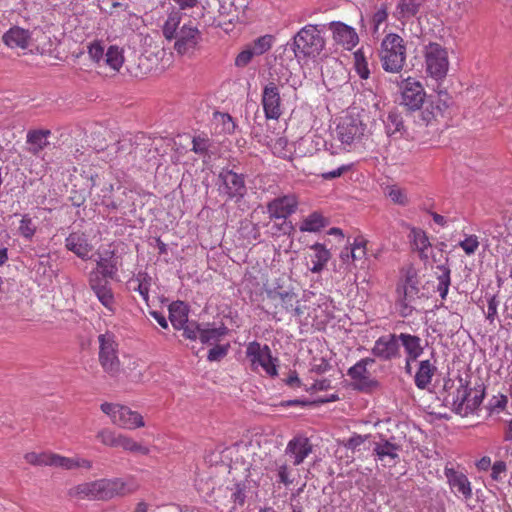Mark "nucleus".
Listing matches in <instances>:
<instances>
[{
    "label": "nucleus",
    "mask_w": 512,
    "mask_h": 512,
    "mask_svg": "<svg viewBox=\"0 0 512 512\" xmlns=\"http://www.w3.org/2000/svg\"><path fill=\"white\" fill-rule=\"evenodd\" d=\"M137 489L138 484L133 478H101L70 488L68 495L79 500L108 501Z\"/></svg>",
    "instance_id": "1"
},
{
    "label": "nucleus",
    "mask_w": 512,
    "mask_h": 512,
    "mask_svg": "<svg viewBox=\"0 0 512 512\" xmlns=\"http://www.w3.org/2000/svg\"><path fill=\"white\" fill-rule=\"evenodd\" d=\"M256 446L249 444L240 447L242 453H245L247 457H251V461L248 462L246 471L248 472L247 477L254 478L262 474L263 469L270 470L275 473V477L278 483L288 487L293 484L299 477L298 470L294 468L290 460L282 455L277 458L270 466L269 463L264 462V458L261 453L256 452Z\"/></svg>",
    "instance_id": "2"
},
{
    "label": "nucleus",
    "mask_w": 512,
    "mask_h": 512,
    "mask_svg": "<svg viewBox=\"0 0 512 512\" xmlns=\"http://www.w3.org/2000/svg\"><path fill=\"white\" fill-rule=\"evenodd\" d=\"M444 389L447 392L446 403L460 416L473 413L482 402V396L477 394L471 396V389L461 377L456 381L450 379L446 381Z\"/></svg>",
    "instance_id": "3"
},
{
    "label": "nucleus",
    "mask_w": 512,
    "mask_h": 512,
    "mask_svg": "<svg viewBox=\"0 0 512 512\" xmlns=\"http://www.w3.org/2000/svg\"><path fill=\"white\" fill-rule=\"evenodd\" d=\"M378 56L384 71L400 73L407 58L404 39L396 33H388L381 41Z\"/></svg>",
    "instance_id": "4"
},
{
    "label": "nucleus",
    "mask_w": 512,
    "mask_h": 512,
    "mask_svg": "<svg viewBox=\"0 0 512 512\" xmlns=\"http://www.w3.org/2000/svg\"><path fill=\"white\" fill-rule=\"evenodd\" d=\"M325 47V40L316 25L304 26L293 38L295 56L315 58Z\"/></svg>",
    "instance_id": "5"
},
{
    "label": "nucleus",
    "mask_w": 512,
    "mask_h": 512,
    "mask_svg": "<svg viewBox=\"0 0 512 512\" xmlns=\"http://www.w3.org/2000/svg\"><path fill=\"white\" fill-rule=\"evenodd\" d=\"M88 54L98 68H108L113 72H119L125 61L123 48L118 45H106L101 41L90 43Z\"/></svg>",
    "instance_id": "6"
},
{
    "label": "nucleus",
    "mask_w": 512,
    "mask_h": 512,
    "mask_svg": "<svg viewBox=\"0 0 512 512\" xmlns=\"http://www.w3.org/2000/svg\"><path fill=\"white\" fill-rule=\"evenodd\" d=\"M245 354L254 372L262 370L270 377L278 375V359L272 357L269 346L252 341L247 344Z\"/></svg>",
    "instance_id": "7"
},
{
    "label": "nucleus",
    "mask_w": 512,
    "mask_h": 512,
    "mask_svg": "<svg viewBox=\"0 0 512 512\" xmlns=\"http://www.w3.org/2000/svg\"><path fill=\"white\" fill-rule=\"evenodd\" d=\"M423 55L426 73L435 80L443 79L449 69L446 48L438 43H429L424 47Z\"/></svg>",
    "instance_id": "8"
},
{
    "label": "nucleus",
    "mask_w": 512,
    "mask_h": 512,
    "mask_svg": "<svg viewBox=\"0 0 512 512\" xmlns=\"http://www.w3.org/2000/svg\"><path fill=\"white\" fill-rule=\"evenodd\" d=\"M101 411L108 415L111 422L120 428L134 430L145 425L143 417L129 407L116 403H103Z\"/></svg>",
    "instance_id": "9"
},
{
    "label": "nucleus",
    "mask_w": 512,
    "mask_h": 512,
    "mask_svg": "<svg viewBox=\"0 0 512 512\" xmlns=\"http://www.w3.org/2000/svg\"><path fill=\"white\" fill-rule=\"evenodd\" d=\"M99 362L103 370L111 377H116L121 371L118 357V345L112 333H104L98 336Z\"/></svg>",
    "instance_id": "10"
},
{
    "label": "nucleus",
    "mask_w": 512,
    "mask_h": 512,
    "mask_svg": "<svg viewBox=\"0 0 512 512\" xmlns=\"http://www.w3.org/2000/svg\"><path fill=\"white\" fill-rule=\"evenodd\" d=\"M419 281L413 270H408L404 279L398 284L397 303L404 316L412 312L414 302L419 298Z\"/></svg>",
    "instance_id": "11"
},
{
    "label": "nucleus",
    "mask_w": 512,
    "mask_h": 512,
    "mask_svg": "<svg viewBox=\"0 0 512 512\" xmlns=\"http://www.w3.org/2000/svg\"><path fill=\"white\" fill-rule=\"evenodd\" d=\"M220 194L226 196L229 200L240 201L246 194L247 189L242 174L235 173L229 169H223L219 173Z\"/></svg>",
    "instance_id": "12"
},
{
    "label": "nucleus",
    "mask_w": 512,
    "mask_h": 512,
    "mask_svg": "<svg viewBox=\"0 0 512 512\" xmlns=\"http://www.w3.org/2000/svg\"><path fill=\"white\" fill-rule=\"evenodd\" d=\"M401 103L410 110H418L423 105L426 93L422 84L408 77L401 81Z\"/></svg>",
    "instance_id": "13"
},
{
    "label": "nucleus",
    "mask_w": 512,
    "mask_h": 512,
    "mask_svg": "<svg viewBox=\"0 0 512 512\" xmlns=\"http://www.w3.org/2000/svg\"><path fill=\"white\" fill-rule=\"evenodd\" d=\"M89 286L96 295L99 302L110 312L115 313L116 302L114 294L107 279L99 276V271H91L89 273Z\"/></svg>",
    "instance_id": "14"
},
{
    "label": "nucleus",
    "mask_w": 512,
    "mask_h": 512,
    "mask_svg": "<svg viewBox=\"0 0 512 512\" xmlns=\"http://www.w3.org/2000/svg\"><path fill=\"white\" fill-rule=\"evenodd\" d=\"M312 452L313 445L310 440L306 436L297 435L287 443L283 455L293 466H299Z\"/></svg>",
    "instance_id": "15"
},
{
    "label": "nucleus",
    "mask_w": 512,
    "mask_h": 512,
    "mask_svg": "<svg viewBox=\"0 0 512 512\" xmlns=\"http://www.w3.org/2000/svg\"><path fill=\"white\" fill-rule=\"evenodd\" d=\"M365 125L358 117L346 116L337 126V136L342 144L350 145L364 135Z\"/></svg>",
    "instance_id": "16"
},
{
    "label": "nucleus",
    "mask_w": 512,
    "mask_h": 512,
    "mask_svg": "<svg viewBox=\"0 0 512 512\" xmlns=\"http://www.w3.org/2000/svg\"><path fill=\"white\" fill-rule=\"evenodd\" d=\"M261 102L267 119L277 120L281 116L280 91L274 82H269L264 86Z\"/></svg>",
    "instance_id": "17"
},
{
    "label": "nucleus",
    "mask_w": 512,
    "mask_h": 512,
    "mask_svg": "<svg viewBox=\"0 0 512 512\" xmlns=\"http://www.w3.org/2000/svg\"><path fill=\"white\" fill-rule=\"evenodd\" d=\"M200 38V31L190 21L179 29L175 37L174 49L181 55L187 54L196 48Z\"/></svg>",
    "instance_id": "18"
},
{
    "label": "nucleus",
    "mask_w": 512,
    "mask_h": 512,
    "mask_svg": "<svg viewBox=\"0 0 512 512\" xmlns=\"http://www.w3.org/2000/svg\"><path fill=\"white\" fill-rule=\"evenodd\" d=\"M299 201L295 194L277 197L269 202L267 210L271 219H286L296 212Z\"/></svg>",
    "instance_id": "19"
},
{
    "label": "nucleus",
    "mask_w": 512,
    "mask_h": 512,
    "mask_svg": "<svg viewBox=\"0 0 512 512\" xmlns=\"http://www.w3.org/2000/svg\"><path fill=\"white\" fill-rule=\"evenodd\" d=\"M374 363L371 358L359 360L349 368L347 374L354 381L355 387L361 391H369L377 386V382L370 378L367 366Z\"/></svg>",
    "instance_id": "20"
},
{
    "label": "nucleus",
    "mask_w": 512,
    "mask_h": 512,
    "mask_svg": "<svg viewBox=\"0 0 512 512\" xmlns=\"http://www.w3.org/2000/svg\"><path fill=\"white\" fill-rule=\"evenodd\" d=\"M372 353L382 360H391L400 357L398 335L388 334L378 338L374 343Z\"/></svg>",
    "instance_id": "21"
},
{
    "label": "nucleus",
    "mask_w": 512,
    "mask_h": 512,
    "mask_svg": "<svg viewBox=\"0 0 512 512\" xmlns=\"http://www.w3.org/2000/svg\"><path fill=\"white\" fill-rule=\"evenodd\" d=\"M267 297L273 302L275 308L281 307L286 312L294 311L297 315L301 313L300 309L295 306L298 299L293 290L283 289L282 287L268 289Z\"/></svg>",
    "instance_id": "22"
},
{
    "label": "nucleus",
    "mask_w": 512,
    "mask_h": 512,
    "mask_svg": "<svg viewBox=\"0 0 512 512\" xmlns=\"http://www.w3.org/2000/svg\"><path fill=\"white\" fill-rule=\"evenodd\" d=\"M444 474L451 490L455 494H460L465 500L472 497L471 483L464 473L445 467Z\"/></svg>",
    "instance_id": "23"
},
{
    "label": "nucleus",
    "mask_w": 512,
    "mask_h": 512,
    "mask_svg": "<svg viewBox=\"0 0 512 512\" xmlns=\"http://www.w3.org/2000/svg\"><path fill=\"white\" fill-rule=\"evenodd\" d=\"M67 250L73 252L83 260L89 259L93 245L89 243L87 236L82 232H73L65 240Z\"/></svg>",
    "instance_id": "24"
},
{
    "label": "nucleus",
    "mask_w": 512,
    "mask_h": 512,
    "mask_svg": "<svg viewBox=\"0 0 512 512\" xmlns=\"http://www.w3.org/2000/svg\"><path fill=\"white\" fill-rule=\"evenodd\" d=\"M331 30L334 41L347 50H351L359 41L355 30L346 24L340 22L331 23Z\"/></svg>",
    "instance_id": "25"
},
{
    "label": "nucleus",
    "mask_w": 512,
    "mask_h": 512,
    "mask_svg": "<svg viewBox=\"0 0 512 512\" xmlns=\"http://www.w3.org/2000/svg\"><path fill=\"white\" fill-rule=\"evenodd\" d=\"M3 42L10 48H28L31 40V33L19 26L11 27L4 33Z\"/></svg>",
    "instance_id": "26"
},
{
    "label": "nucleus",
    "mask_w": 512,
    "mask_h": 512,
    "mask_svg": "<svg viewBox=\"0 0 512 512\" xmlns=\"http://www.w3.org/2000/svg\"><path fill=\"white\" fill-rule=\"evenodd\" d=\"M398 338L399 347H403L406 358L417 360L423 354L424 347L422 346V340L419 336L409 333H400L398 334Z\"/></svg>",
    "instance_id": "27"
},
{
    "label": "nucleus",
    "mask_w": 512,
    "mask_h": 512,
    "mask_svg": "<svg viewBox=\"0 0 512 512\" xmlns=\"http://www.w3.org/2000/svg\"><path fill=\"white\" fill-rule=\"evenodd\" d=\"M52 467L62 468L65 470L83 469L90 470L93 467V462L87 458L76 455L74 457H65L60 454L54 453Z\"/></svg>",
    "instance_id": "28"
},
{
    "label": "nucleus",
    "mask_w": 512,
    "mask_h": 512,
    "mask_svg": "<svg viewBox=\"0 0 512 512\" xmlns=\"http://www.w3.org/2000/svg\"><path fill=\"white\" fill-rule=\"evenodd\" d=\"M436 371L437 367L435 362H432L430 359L420 361L414 376L416 387L422 390L427 389L431 384Z\"/></svg>",
    "instance_id": "29"
},
{
    "label": "nucleus",
    "mask_w": 512,
    "mask_h": 512,
    "mask_svg": "<svg viewBox=\"0 0 512 512\" xmlns=\"http://www.w3.org/2000/svg\"><path fill=\"white\" fill-rule=\"evenodd\" d=\"M367 240L359 236L351 243V248L346 247L340 253V259L344 264L349 265L355 260L362 259L367 254Z\"/></svg>",
    "instance_id": "30"
},
{
    "label": "nucleus",
    "mask_w": 512,
    "mask_h": 512,
    "mask_svg": "<svg viewBox=\"0 0 512 512\" xmlns=\"http://www.w3.org/2000/svg\"><path fill=\"white\" fill-rule=\"evenodd\" d=\"M309 248L313 251V253L310 254L312 266L309 268V270L312 273H320L324 270L327 263L329 262L331 258V252L321 243H315Z\"/></svg>",
    "instance_id": "31"
},
{
    "label": "nucleus",
    "mask_w": 512,
    "mask_h": 512,
    "mask_svg": "<svg viewBox=\"0 0 512 512\" xmlns=\"http://www.w3.org/2000/svg\"><path fill=\"white\" fill-rule=\"evenodd\" d=\"M399 446L389 441L376 443L374 453L385 465L393 466L398 459Z\"/></svg>",
    "instance_id": "32"
},
{
    "label": "nucleus",
    "mask_w": 512,
    "mask_h": 512,
    "mask_svg": "<svg viewBox=\"0 0 512 512\" xmlns=\"http://www.w3.org/2000/svg\"><path fill=\"white\" fill-rule=\"evenodd\" d=\"M50 130H31L27 133V143L29 152L38 155L48 144Z\"/></svg>",
    "instance_id": "33"
},
{
    "label": "nucleus",
    "mask_w": 512,
    "mask_h": 512,
    "mask_svg": "<svg viewBox=\"0 0 512 512\" xmlns=\"http://www.w3.org/2000/svg\"><path fill=\"white\" fill-rule=\"evenodd\" d=\"M169 319L175 329L181 330L188 322V308L180 301L173 302L169 306Z\"/></svg>",
    "instance_id": "34"
},
{
    "label": "nucleus",
    "mask_w": 512,
    "mask_h": 512,
    "mask_svg": "<svg viewBox=\"0 0 512 512\" xmlns=\"http://www.w3.org/2000/svg\"><path fill=\"white\" fill-rule=\"evenodd\" d=\"M328 220L319 212H313L307 217L303 218L299 230L301 232L315 233L328 225Z\"/></svg>",
    "instance_id": "35"
},
{
    "label": "nucleus",
    "mask_w": 512,
    "mask_h": 512,
    "mask_svg": "<svg viewBox=\"0 0 512 512\" xmlns=\"http://www.w3.org/2000/svg\"><path fill=\"white\" fill-rule=\"evenodd\" d=\"M420 5V0H399L394 11V16L399 20L411 18L418 13Z\"/></svg>",
    "instance_id": "36"
},
{
    "label": "nucleus",
    "mask_w": 512,
    "mask_h": 512,
    "mask_svg": "<svg viewBox=\"0 0 512 512\" xmlns=\"http://www.w3.org/2000/svg\"><path fill=\"white\" fill-rule=\"evenodd\" d=\"M227 333V328L224 325L219 327H213L211 325H207L201 328L200 332V341L203 344H216L219 342L222 337H224Z\"/></svg>",
    "instance_id": "37"
},
{
    "label": "nucleus",
    "mask_w": 512,
    "mask_h": 512,
    "mask_svg": "<svg viewBox=\"0 0 512 512\" xmlns=\"http://www.w3.org/2000/svg\"><path fill=\"white\" fill-rule=\"evenodd\" d=\"M97 268L94 271H99V276L113 279L117 274V265L114 255L108 257L99 256L96 260Z\"/></svg>",
    "instance_id": "38"
},
{
    "label": "nucleus",
    "mask_w": 512,
    "mask_h": 512,
    "mask_svg": "<svg viewBox=\"0 0 512 512\" xmlns=\"http://www.w3.org/2000/svg\"><path fill=\"white\" fill-rule=\"evenodd\" d=\"M412 246L419 252L421 258H427L426 251L430 247V242L426 233L418 228H412L409 234Z\"/></svg>",
    "instance_id": "39"
},
{
    "label": "nucleus",
    "mask_w": 512,
    "mask_h": 512,
    "mask_svg": "<svg viewBox=\"0 0 512 512\" xmlns=\"http://www.w3.org/2000/svg\"><path fill=\"white\" fill-rule=\"evenodd\" d=\"M118 447H121L125 451L140 455H148L150 453V449L147 446L136 442L134 439L124 434H120Z\"/></svg>",
    "instance_id": "40"
},
{
    "label": "nucleus",
    "mask_w": 512,
    "mask_h": 512,
    "mask_svg": "<svg viewBox=\"0 0 512 512\" xmlns=\"http://www.w3.org/2000/svg\"><path fill=\"white\" fill-rule=\"evenodd\" d=\"M384 194L394 203L405 206L409 203L406 189L398 185H389L385 188Z\"/></svg>",
    "instance_id": "41"
},
{
    "label": "nucleus",
    "mask_w": 512,
    "mask_h": 512,
    "mask_svg": "<svg viewBox=\"0 0 512 512\" xmlns=\"http://www.w3.org/2000/svg\"><path fill=\"white\" fill-rule=\"evenodd\" d=\"M180 22L181 14L179 12L169 14L163 25V35L166 39L171 40L177 36Z\"/></svg>",
    "instance_id": "42"
},
{
    "label": "nucleus",
    "mask_w": 512,
    "mask_h": 512,
    "mask_svg": "<svg viewBox=\"0 0 512 512\" xmlns=\"http://www.w3.org/2000/svg\"><path fill=\"white\" fill-rule=\"evenodd\" d=\"M53 452H29L24 455L27 463L35 466H51L53 465Z\"/></svg>",
    "instance_id": "43"
},
{
    "label": "nucleus",
    "mask_w": 512,
    "mask_h": 512,
    "mask_svg": "<svg viewBox=\"0 0 512 512\" xmlns=\"http://www.w3.org/2000/svg\"><path fill=\"white\" fill-rule=\"evenodd\" d=\"M437 269L440 271V274L437 277V292L442 299H445L451 284L450 269L445 265H439L437 266Z\"/></svg>",
    "instance_id": "44"
},
{
    "label": "nucleus",
    "mask_w": 512,
    "mask_h": 512,
    "mask_svg": "<svg viewBox=\"0 0 512 512\" xmlns=\"http://www.w3.org/2000/svg\"><path fill=\"white\" fill-rule=\"evenodd\" d=\"M386 133L389 137L402 134L403 120L402 117L396 112H389L385 121Z\"/></svg>",
    "instance_id": "45"
},
{
    "label": "nucleus",
    "mask_w": 512,
    "mask_h": 512,
    "mask_svg": "<svg viewBox=\"0 0 512 512\" xmlns=\"http://www.w3.org/2000/svg\"><path fill=\"white\" fill-rule=\"evenodd\" d=\"M354 67L361 79L369 78L370 70L368 67V61L362 49H359L354 53Z\"/></svg>",
    "instance_id": "46"
},
{
    "label": "nucleus",
    "mask_w": 512,
    "mask_h": 512,
    "mask_svg": "<svg viewBox=\"0 0 512 512\" xmlns=\"http://www.w3.org/2000/svg\"><path fill=\"white\" fill-rule=\"evenodd\" d=\"M273 43V37L270 35H265L257 38L251 45L248 47L251 49L252 53L255 56H259L267 52Z\"/></svg>",
    "instance_id": "47"
},
{
    "label": "nucleus",
    "mask_w": 512,
    "mask_h": 512,
    "mask_svg": "<svg viewBox=\"0 0 512 512\" xmlns=\"http://www.w3.org/2000/svg\"><path fill=\"white\" fill-rule=\"evenodd\" d=\"M36 225L33 223L29 215L25 214L20 220L18 227L19 234L26 240H31L36 233Z\"/></svg>",
    "instance_id": "48"
},
{
    "label": "nucleus",
    "mask_w": 512,
    "mask_h": 512,
    "mask_svg": "<svg viewBox=\"0 0 512 512\" xmlns=\"http://www.w3.org/2000/svg\"><path fill=\"white\" fill-rule=\"evenodd\" d=\"M119 437L120 434L110 429H102L97 433V438L100 442L109 447H118Z\"/></svg>",
    "instance_id": "49"
},
{
    "label": "nucleus",
    "mask_w": 512,
    "mask_h": 512,
    "mask_svg": "<svg viewBox=\"0 0 512 512\" xmlns=\"http://www.w3.org/2000/svg\"><path fill=\"white\" fill-rule=\"evenodd\" d=\"M388 9L389 6L387 3H382L379 7L376 8L371 20L374 32L378 31L380 25L386 22L388 18Z\"/></svg>",
    "instance_id": "50"
},
{
    "label": "nucleus",
    "mask_w": 512,
    "mask_h": 512,
    "mask_svg": "<svg viewBox=\"0 0 512 512\" xmlns=\"http://www.w3.org/2000/svg\"><path fill=\"white\" fill-rule=\"evenodd\" d=\"M113 191V185L110 183H105L103 188L101 189L102 194L100 195V204L112 208L117 209L120 204L116 203L115 201L111 200V193Z\"/></svg>",
    "instance_id": "51"
},
{
    "label": "nucleus",
    "mask_w": 512,
    "mask_h": 512,
    "mask_svg": "<svg viewBox=\"0 0 512 512\" xmlns=\"http://www.w3.org/2000/svg\"><path fill=\"white\" fill-rule=\"evenodd\" d=\"M369 438L368 435L355 434L345 442V447L350 449L352 452H360L365 442Z\"/></svg>",
    "instance_id": "52"
},
{
    "label": "nucleus",
    "mask_w": 512,
    "mask_h": 512,
    "mask_svg": "<svg viewBox=\"0 0 512 512\" xmlns=\"http://www.w3.org/2000/svg\"><path fill=\"white\" fill-rule=\"evenodd\" d=\"M459 246L467 255H473L479 248V241L476 235H468L460 241Z\"/></svg>",
    "instance_id": "53"
},
{
    "label": "nucleus",
    "mask_w": 512,
    "mask_h": 512,
    "mask_svg": "<svg viewBox=\"0 0 512 512\" xmlns=\"http://www.w3.org/2000/svg\"><path fill=\"white\" fill-rule=\"evenodd\" d=\"M201 326L196 323H186L183 329V335L190 340L200 339Z\"/></svg>",
    "instance_id": "54"
},
{
    "label": "nucleus",
    "mask_w": 512,
    "mask_h": 512,
    "mask_svg": "<svg viewBox=\"0 0 512 512\" xmlns=\"http://www.w3.org/2000/svg\"><path fill=\"white\" fill-rule=\"evenodd\" d=\"M254 56V53H252L251 49L247 46L243 51H241L237 55L235 59V65L237 67H245L250 63Z\"/></svg>",
    "instance_id": "55"
},
{
    "label": "nucleus",
    "mask_w": 512,
    "mask_h": 512,
    "mask_svg": "<svg viewBox=\"0 0 512 512\" xmlns=\"http://www.w3.org/2000/svg\"><path fill=\"white\" fill-rule=\"evenodd\" d=\"M228 352V346L216 345L209 350L208 360L219 361L226 356Z\"/></svg>",
    "instance_id": "56"
},
{
    "label": "nucleus",
    "mask_w": 512,
    "mask_h": 512,
    "mask_svg": "<svg viewBox=\"0 0 512 512\" xmlns=\"http://www.w3.org/2000/svg\"><path fill=\"white\" fill-rule=\"evenodd\" d=\"M499 301L496 296L493 295L488 299L486 318L492 323L497 317Z\"/></svg>",
    "instance_id": "57"
},
{
    "label": "nucleus",
    "mask_w": 512,
    "mask_h": 512,
    "mask_svg": "<svg viewBox=\"0 0 512 512\" xmlns=\"http://www.w3.org/2000/svg\"><path fill=\"white\" fill-rule=\"evenodd\" d=\"M208 142L206 138L194 137L192 140V150L197 154H204L209 147Z\"/></svg>",
    "instance_id": "58"
},
{
    "label": "nucleus",
    "mask_w": 512,
    "mask_h": 512,
    "mask_svg": "<svg viewBox=\"0 0 512 512\" xmlns=\"http://www.w3.org/2000/svg\"><path fill=\"white\" fill-rule=\"evenodd\" d=\"M348 169H349V166L342 165L335 170L323 173L322 178L325 180H330V179L340 177L342 174H344L346 171H348Z\"/></svg>",
    "instance_id": "59"
},
{
    "label": "nucleus",
    "mask_w": 512,
    "mask_h": 512,
    "mask_svg": "<svg viewBox=\"0 0 512 512\" xmlns=\"http://www.w3.org/2000/svg\"><path fill=\"white\" fill-rule=\"evenodd\" d=\"M331 386V382L330 380L328 379H320V380H316L311 388L309 390H312V391H325V390H328Z\"/></svg>",
    "instance_id": "60"
},
{
    "label": "nucleus",
    "mask_w": 512,
    "mask_h": 512,
    "mask_svg": "<svg viewBox=\"0 0 512 512\" xmlns=\"http://www.w3.org/2000/svg\"><path fill=\"white\" fill-rule=\"evenodd\" d=\"M220 117L223 122L225 131L228 133L233 132L234 128H235V123H234L232 117L228 114H221Z\"/></svg>",
    "instance_id": "61"
},
{
    "label": "nucleus",
    "mask_w": 512,
    "mask_h": 512,
    "mask_svg": "<svg viewBox=\"0 0 512 512\" xmlns=\"http://www.w3.org/2000/svg\"><path fill=\"white\" fill-rule=\"evenodd\" d=\"M506 470V465L504 462L502 461H499V462H495L494 465L492 466V478L497 480L499 478V476L505 472Z\"/></svg>",
    "instance_id": "62"
},
{
    "label": "nucleus",
    "mask_w": 512,
    "mask_h": 512,
    "mask_svg": "<svg viewBox=\"0 0 512 512\" xmlns=\"http://www.w3.org/2000/svg\"><path fill=\"white\" fill-rule=\"evenodd\" d=\"M150 315L157 321V323L162 327V328H167L168 327V323H167V320L165 318V316L161 313V312H158V311H151L150 312Z\"/></svg>",
    "instance_id": "63"
},
{
    "label": "nucleus",
    "mask_w": 512,
    "mask_h": 512,
    "mask_svg": "<svg viewBox=\"0 0 512 512\" xmlns=\"http://www.w3.org/2000/svg\"><path fill=\"white\" fill-rule=\"evenodd\" d=\"M432 107H435L436 109L435 112H432L433 117H437L438 115L443 114V109L447 108V104L445 102H441V100L439 99L438 101L432 103Z\"/></svg>",
    "instance_id": "64"
}]
</instances>
